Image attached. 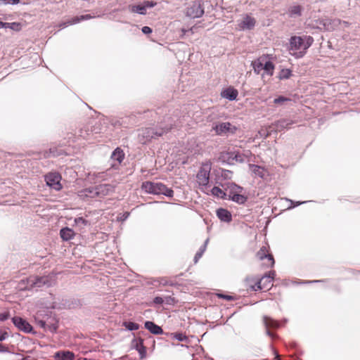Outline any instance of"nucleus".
<instances>
[{"label":"nucleus","instance_id":"f257e3e1","mask_svg":"<svg viewBox=\"0 0 360 360\" xmlns=\"http://www.w3.org/2000/svg\"><path fill=\"white\" fill-rule=\"evenodd\" d=\"M313 41L314 39L310 36L292 37L290 40V53L297 58L303 57Z\"/></svg>","mask_w":360,"mask_h":360},{"label":"nucleus","instance_id":"f03ea898","mask_svg":"<svg viewBox=\"0 0 360 360\" xmlns=\"http://www.w3.org/2000/svg\"><path fill=\"white\" fill-rule=\"evenodd\" d=\"M141 188L147 193L153 195H165L172 197L174 191L166 185L160 182L144 181L142 183Z\"/></svg>","mask_w":360,"mask_h":360},{"label":"nucleus","instance_id":"7ed1b4c3","mask_svg":"<svg viewBox=\"0 0 360 360\" xmlns=\"http://www.w3.org/2000/svg\"><path fill=\"white\" fill-rule=\"evenodd\" d=\"M50 278L47 276L37 277L30 276L26 280H22L18 287L20 290H32L34 288H40L44 285H49Z\"/></svg>","mask_w":360,"mask_h":360},{"label":"nucleus","instance_id":"20e7f679","mask_svg":"<svg viewBox=\"0 0 360 360\" xmlns=\"http://www.w3.org/2000/svg\"><path fill=\"white\" fill-rule=\"evenodd\" d=\"M212 169V163L207 161L202 164L196 174V181L202 191L206 188L210 181V174Z\"/></svg>","mask_w":360,"mask_h":360},{"label":"nucleus","instance_id":"39448f33","mask_svg":"<svg viewBox=\"0 0 360 360\" xmlns=\"http://www.w3.org/2000/svg\"><path fill=\"white\" fill-rule=\"evenodd\" d=\"M167 131V130L166 131L164 129L155 130L151 127L143 128L139 130V141L142 143H146V142L150 141L155 136H160Z\"/></svg>","mask_w":360,"mask_h":360},{"label":"nucleus","instance_id":"423d86ee","mask_svg":"<svg viewBox=\"0 0 360 360\" xmlns=\"http://www.w3.org/2000/svg\"><path fill=\"white\" fill-rule=\"evenodd\" d=\"M256 257L259 260L264 261L263 265L266 267H273L275 264L274 256L269 253V248L266 245H264L259 249Z\"/></svg>","mask_w":360,"mask_h":360},{"label":"nucleus","instance_id":"0eeeda50","mask_svg":"<svg viewBox=\"0 0 360 360\" xmlns=\"http://www.w3.org/2000/svg\"><path fill=\"white\" fill-rule=\"evenodd\" d=\"M204 14V8L200 1H193L186 8V15L191 18L201 17Z\"/></svg>","mask_w":360,"mask_h":360},{"label":"nucleus","instance_id":"6e6552de","mask_svg":"<svg viewBox=\"0 0 360 360\" xmlns=\"http://www.w3.org/2000/svg\"><path fill=\"white\" fill-rule=\"evenodd\" d=\"M45 181L50 188L56 191L61 190V176L58 172H49L45 175Z\"/></svg>","mask_w":360,"mask_h":360},{"label":"nucleus","instance_id":"1a4fd4ad","mask_svg":"<svg viewBox=\"0 0 360 360\" xmlns=\"http://www.w3.org/2000/svg\"><path fill=\"white\" fill-rule=\"evenodd\" d=\"M212 129L215 131V134L219 136L226 135L228 134H234L237 129L235 126H233L229 122L216 124Z\"/></svg>","mask_w":360,"mask_h":360},{"label":"nucleus","instance_id":"9d476101","mask_svg":"<svg viewBox=\"0 0 360 360\" xmlns=\"http://www.w3.org/2000/svg\"><path fill=\"white\" fill-rule=\"evenodd\" d=\"M318 27L327 31H333L341 25L342 20L338 18H326L318 20Z\"/></svg>","mask_w":360,"mask_h":360},{"label":"nucleus","instance_id":"9b49d317","mask_svg":"<svg viewBox=\"0 0 360 360\" xmlns=\"http://www.w3.org/2000/svg\"><path fill=\"white\" fill-rule=\"evenodd\" d=\"M276 272L274 271H270L267 274L259 278V286L257 288H259V290L264 291L270 290L273 286V281Z\"/></svg>","mask_w":360,"mask_h":360},{"label":"nucleus","instance_id":"f8f14e48","mask_svg":"<svg viewBox=\"0 0 360 360\" xmlns=\"http://www.w3.org/2000/svg\"><path fill=\"white\" fill-rule=\"evenodd\" d=\"M256 22V19L254 17L250 14H245L243 19L238 22V27L240 30H250L255 27Z\"/></svg>","mask_w":360,"mask_h":360},{"label":"nucleus","instance_id":"ddd939ff","mask_svg":"<svg viewBox=\"0 0 360 360\" xmlns=\"http://www.w3.org/2000/svg\"><path fill=\"white\" fill-rule=\"evenodd\" d=\"M112 187L109 184H101L98 185L91 190H88V192L90 193V197L98 196L103 197L107 195L109 193L112 192Z\"/></svg>","mask_w":360,"mask_h":360},{"label":"nucleus","instance_id":"4468645a","mask_svg":"<svg viewBox=\"0 0 360 360\" xmlns=\"http://www.w3.org/2000/svg\"><path fill=\"white\" fill-rule=\"evenodd\" d=\"M293 124L292 121L287 120H280L277 122L272 123L269 127V131H267V134H266V136H268L269 135V133L274 131H281L285 129H290V126Z\"/></svg>","mask_w":360,"mask_h":360},{"label":"nucleus","instance_id":"2eb2a0df","mask_svg":"<svg viewBox=\"0 0 360 360\" xmlns=\"http://www.w3.org/2000/svg\"><path fill=\"white\" fill-rule=\"evenodd\" d=\"M131 347L138 351L140 358L144 359L146 356V347L143 345V339L139 337L135 338L131 341Z\"/></svg>","mask_w":360,"mask_h":360},{"label":"nucleus","instance_id":"dca6fc26","mask_svg":"<svg viewBox=\"0 0 360 360\" xmlns=\"http://www.w3.org/2000/svg\"><path fill=\"white\" fill-rule=\"evenodd\" d=\"M12 321L13 324L20 330L29 333L32 330V326L21 317H13Z\"/></svg>","mask_w":360,"mask_h":360},{"label":"nucleus","instance_id":"f3484780","mask_svg":"<svg viewBox=\"0 0 360 360\" xmlns=\"http://www.w3.org/2000/svg\"><path fill=\"white\" fill-rule=\"evenodd\" d=\"M268 55H263L257 60L252 61V65L255 73L259 74L264 70L265 60L268 59Z\"/></svg>","mask_w":360,"mask_h":360},{"label":"nucleus","instance_id":"a211bd4d","mask_svg":"<svg viewBox=\"0 0 360 360\" xmlns=\"http://www.w3.org/2000/svg\"><path fill=\"white\" fill-rule=\"evenodd\" d=\"M250 168L252 173L262 179H265L267 176H269L268 171L263 167L256 165H250Z\"/></svg>","mask_w":360,"mask_h":360},{"label":"nucleus","instance_id":"6ab92c4d","mask_svg":"<svg viewBox=\"0 0 360 360\" xmlns=\"http://www.w3.org/2000/svg\"><path fill=\"white\" fill-rule=\"evenodd\" d=\"M53 357L56 360H74L75 354L70 351L61 350L56 352Z\"/></svg>","mask_w":360,"mask_h":360},{"label":"nucleus","instance_id":"aec40b11","mask_svg":"<svg viewBox=\"0 0 360 360\" xmlns=\"http://www.w3.org/2000/svg\"><path fill=\"white\" fill-rule=\"evenodd\" d=\"M245 285L247 288L253 291L259 290V288H257L259 285V278L255 276H248L245 278Z\"/></svg>","mask_w":360,"mask_h":360},{"label":"nucleus","instance_id":"412c9836","mask_svg":"<svg viewBox=\"0 0 360 360\" xmlns=\"http://www.w3.org/2000/svg\"><path fill=\"white\" fill-rule=\"evenodd\" d=\"M238 95V90L233 87H229L221 92V96L230 101L236 100Z\"/></svg>","mask_w":360,"mask_h":360},{"label":"nucleus","instance_id":"4be33fe9","mask_svg":"<svg viewBox=\"0 0 360 360\" xmlns=\"http://www.w3.org/2000/svg\"><path fill=\"white\" fill-rule=\"evenodd\" d=\"M144 325L145 328L153 334L160 335L163 333L162 328L152 321H146Z\"/></svg>","mask_w":360,"mask_h":360},{"label":"nucleus","instance_id":"5701e85b","mask_svg":"<svg viewBox=\"0 0 360 360\" xmlns=\"http://www.w3.org/2000/svg\"><path fill=\"white\" fill-rule=\"evenodd\" d=\"M217 215L221 221L225 222H230L232 219L231 214L226 209L220 208L217 210Z\"/></svg>","mask_w":360,"mask_h":360},{"label":"nucleus","instance_id":"b1692460","mask_svg":"<svg viewBox=\"0 0 360 360\" xmlns=\"http://www.w3.org/2000/svg\"><path fill=\"white\" fill-rule=\"evenodd\" d=\"M303 8L300 5H293L288 9V15L290 17H298L302 15Z\"/></svg>","mask_w":360,"mask_h":360},{"label":"nucleus","instance_id":"393cba45","mask_svg":"<svg viewBox=\"0 0 360 360\" xmlns=\"http://www.w3.org/2000/svg\"><path fill=\"white\" fill-rule=\"evenodd\" d=\"M60 235L63 240H69L73 238L75 233L71 229L66 227L60 230Z\"/></svg>","mask_w":360,"mask_h":360},{"label":"nucleus","instance_id":"a878e982","mask_svg":"<svg viewBox=\"0 0 360 360\" xmlns=\"http://www.w3.org/2000/svg\"><path fill=\"white\" fill-rule=\"evenodd\" d=\"M111 158L113 160H117L118 164H120L124 158V153L121 148H117L112 153Z\"/></svg>","mask_w":360,"mask_h":360},{"label":"nucleus","instance_id":"bb28decb","mask_svg":"<svg viewBox=\"0 0 360 360\" xmlns=\"http://www.w3.org/2000/svg\"><path fill=\"white\" fill-rule=\"evenodd\" d=\"M92 16L91 15H82L80 16H76L72 18L70 20L68 21L67 22L64 23V26H67L68 25H72L79 22L82 20H89L91 19Z\"/></svg>","mask_w":360,"mask_h":360},{"label":"nucleus","instance_id":"cd10ccee","mask_svg":"<svg viewBox=\"0 0 360 360\" xmlns=\"http://www.w3.org/2000/svg\"><path fill=\"white\" fill-rule=\"evenodd\" d=\"M264 322L267 328H277L279 327V323L268 316L264 318Z\"/></svg>","mask_w":360,"mask_h":360},{"label":"nucleus","instance_id":"c85d7f7f","mask_svg":"<svg viewBox=\"0 0 360 360\" xmlns=\"http://www.w3.org/2000/svg\"><path fill=\"white\" fill-rule=\"evenodd\" d=\"M274 68H275V66L272 62H271L270 60H268V59L265 60V63L264 65L263 70L267 75L272 76L274 75Z\"/></svg>","mask_w":360,"mask_h":360},{"label":"nucleus","instance_id":"c756f323","mask_svg":"<svg viewBox=\"0 0 360 360\" xmlns=\"http://www.w3.org/2000/svg\"><path fill=\"white\" fill-rule=\"evenodd\" d=\"M231 199L238 204H244L247 201L248 197L243 195L242 193H237V194L231 195Z\"/></svg>","mask_w":360,"mask_h":360},{"label":"nucleus","instance_id":"7c9ffc66","mask_svg":"<svg viewBox=\"0 0 360 360\" xmlns=\"http://www.w3.org/2000/svg\"><path fill=\"white\" fill-rule=\"evenodd\" d=\"M130 11L133 13H137L141 15L146 13V6L143 5H132L130 6Z\"/></svg>","mask_w":360,"mask_h":360},{"label":"nucleus","instance_id":"2f4dec72","mask_svg":"<svg viewBox=\"0 0 360 360\" xmlns=\"http://www.w3.org/2000/svg\"><path fill=\"white\" fill-rule=\"evenodd\" d=\"M243 191V188L235 184H231V186H229V198L231 199V195H234V194H237L239 193H242Z\"/></svg>","mask_w":360,"mask_h":360},{"label":"nucleus","instance_id":"473e14b6","mask_svg":"<svg viewBox=\"0 0 360 360\" xmlns=\"http://www.w3.org/2000/svg\"><path fill=\"white\" fill-rule=\"evenodd\" d=\"M4 28H10L14 31L19 32L22 29V25L20 22H4Z\"/></svg>","mask_w":360,"mask_h":360},{"label":"nucleus","instance_id":"72a5a7b5","mask_svg":"<svg viewBox=\"0 0 360 360\" xmlns=\"http://www.w3.org/2000/svg\"><path fill=\"white\" fill-rule=\"evenodd\" d=\"M290 101H291V99L288 97L280 96L274 100V103L276 105H283L285 104V103Z\"/></svg>","mask_w":360,"mask_h":360},{"label":"nucleus","instance_id":"f704fd0d","mask_svg":"<svg viewBox=\"0 0 360 360\" xmlns=\"http://www.w3.org/2000/svg\"><path fill=\"white\" fill-rule=\"evenodd\" d=\"M212 194L218 198H224L226 193L220 188L214 186L212 191Z\"/></svg>","mask_w":360,"mask_h":360},{"label":"nucleus","instance_id":"c9c22d12","mask_svg":"<svg viewBox=\"0 0 360 360\" xmlns=\"http://www.w3.org/2000/svg\"><path fill=\"white\" fill-rule=\"evenodd\" d=\"M123 326L129 330H136L139 328V325L134 322L125 321Z\"/></svg>","mask_w":360,"mask_h":360},{"label":"nucleus","instance_id":"e433bc0d","mask_svg":"<svg viewBox=\"0 0 360 360\" xmlns=\"http://www.w3.org/2000/svg\"><path fill=\"white\" fill-rule=\"evenodd\" d=\"M220 176L223 179H231L233 176V172L230 170L221 169Z\"/></svg>","mask_w":360,"mask_h":360},{"label":"nucleus","instance_id":"4c0bfd02","mask_svg":"<svg viewBox=\"0 0 360 360\" xmlns=\"http://www.w3.org/2000/svg\"><path fill=\"white\" fill-rule=\"evenodd\" d=\"M173 338L179 341H185L187 340V336L181 333H174L171 335Z\"/></svg>","mask_w":360,"mask_h":360},{"label":"nucleus","instance_id":"58836bf2","mask_svg":"<svg viewBox=\"0 0 360 360\" xmlns=\"http://www.w3.org/2000/svg\"><path fill=\"white\" fill-rule=\"evenodd\" d=\"M291 76V71L288 69L282 70L280 73V79H288Z\"/></svg>","mask_w":360,"mask_h":360},{"label":"nucleus","instance_id":"ea45409f","mask_svg":"<svg viewBox=\"0 0 360 360\" xmlns=\"http://www.w3.org/2000/svg\"><path fill=\"white\" fill-rule=\"evenodd\" d=\"M216 296L218 297L219 298H223V299L226 300H233V297L232 296L228 295H223V294H221V293H217Z\"/></svg>","mask_w":360,"mask_h":360},{"label":"nucleus","instance_id":"a19ab883","mask_svg":"<svg viewBox=\"0 0 360 360\" xmlns=\"http://www.w3.org/2000/svg\"><path fill=\"white\" fill-rule=\"evenodd\" d=\"M10 314L8 311L0 313V321H3L8 319Z\"/></svg>","mask_w":360,"mask_h":360},{"label":"nucleus","instance_id":"79ce46f5","mask_svg":"<svg viewBox=\"0 0 360 360\" xmlns=\"http://www.w3.org/2000/svg\"><path fill=\"white\" fill-rule=\"evenodd\" d=\"M165 302L167 304H173L175 303V300H174V298L170 297V296H167L166 297L165 299Z\"/></svg>","mask_w":360,"mask_h":360},{"label":"nucleus","instance_id":"37998d69","mask_svg":"<svg viewBox=\"0 0 360 360\" xmlns=\"http://www.w3.org/2000/svg\"><path fill=\"white\" fill-rule=\"evenodd\" d=\"M153 302L156 304H161L165 302L164 298L161 297H155L153 300Z\"/></svg>","mask_w":360,"mask_h":360},{"label":"nucleus","instance_id":"c03bdc74","mask_svg":"<svg viewBox=\"0 0 360 360\" xmlns=\"http://www.w3.org/2000/svg\"><path fill=\"white\" fill-rule=\"evenodd\" d=\"M155 5H156V3L153 2V1H144V3H143V6H146V8L148 7H149V8L153 7Z\"/></svg>","mask_w":360,"mask_h":360},{"label":"nucleus","instance_id":"a18cd8bd","mask_svg":"<svg viewBox=\"0 0 360 360\" xmlns=\"http://www.w3.org/2000/svg\"><path fill=\"white\" fill-rule=\"evenodd\" d=\"M19 1H20V0H0V2L3 3V4L11 3L13 4H16L19 3Z\"/></svg>","mask_w":360,"mask_h":360},{"label":"nucleus","instance_id":"49530a36","mask_svg":"<svg viewBox=\"0 0 360 360\" xmlns=\"http://www.w3.org/2000/svg\"><path fill=\"white\" fill-rule=\"evenodd\" d=\"M141 30L144 34H150L152 32V29L148 26L143 27Z\"/></svg>","mask_w":360,"mask_h":360},{"label":"nucleus","instance_id":"de8ad7c7","mask_svg":"<svg viewBox=\"0 0 360 360\" xmlns=\"http://www.w3.org/2000/svg\"><path fill=\"white\" fill-rule=\"evenodd\" d=\"M8 335L7 332L0 330V340L2 341L8 338Z\"/></svg>","mask_w":360,"mask_h":360},{"label":"nucleus","instance_id":"09e8293b","mask_svg":"<svg viewBox=\"0 0 360 360\" xmlns=\"http://www.w3.org/2000/svg\"><path fill=\"white\" fill-rule=\"evenodd\" d=\"M8 351V347L5 345L0 344V352H4Z\"/></svg>","mask_w":360,"mask_h":360},{"label":"nucleus","instance_id":"8fccbe9b","mask_svg":"<svg viewBox=\"0 0 360 360\" xmlns=\"http://www.w3.org/2000/svg\"><path fill=\"white\" fill-rule=\"evenodd\" d=\"M75 222H76V223L82 222L83 224H85V223H86V220H85V219H83V218H82V217H79V218L75 219Z\"/></svg>","mask_w":360,"mask_h":360},{"label":"nucleus","instance_id":"3c124183","mask_svg":"<svg viewBox=\"0 0 360 360\" xmlns=\"http://www.w3.org/2000/svg\"><path fill=\"white\" fill-rule=\"evenodd\" d=\"M341 25H343L345 27H348L350 25L349 22L347 21H342Z\"/></svg>","mask_w":360,"mask_h":360},{"label":"nucleus","instance_id":"603ef678","mask_svg":"<svg viewBox=\"0 0 360 360\" xmlns=\"http://www.w3.org/2000/svg\"><path fill=\"white\" fill-rule=\"evenodd\" d=\"M39 326H40L41 328H45L46 323L43 321H39L38 322Z\"/></svg>","mask_w":360,"mask_h":360},{"label":"nucleus","instance_id":"864d4df0","mask_svg":"<svg viewBox=\"0 0 360 360\" xmlns=\"http://www.w3.org/2000/svg\"><path fill=\"white\" fill-rule=\"evenodd\" d=\"M21 360H34V358L27 356L22 358Z\"/></svg>","mask_w":360,"mask_h":360},{"label":"nucleus","instance_id":"5fc2aeb1","mask_svg":"<svg viewBox=\"0 0 360 360\" xmlns=\"http://www.w3.org/2000/svg\"><path fill=\"white\" fill-rule=\"evenodd\" d=\"M129 216V212H124L123 214L124 219H127Z\"/></svg>","mask_w":360,"mask_h":360},{"label":"nucleus","instance_id":"6e6d98bb","mask_svg":"<svg viewBox=\"0 0 360 360\" xmlns=\"http://www.w3.org/2000/svg\"><path fill=\"white\" fill-rule=\"evenodd\" d=\"M3 27H4V22L0 21V28H3Z\"/></svg>","mask_w":360,"mask_h":360},{"label":"nucleus","instance_id":"4d7b16f0","mask_svg":"<svg viewBox=\"0 0 360 360\" xmlns=\"http://www.w3.org/2000/svg\"><path fill=\"white\" fill-rule=\"evenodd\" d=\"M200 256H201V255H200V254H198H198H196V255H195V259H197L198 257H200Z\"/></svg>","mask_w":360,"mask_h":360},{"label":"nucleus","instance_id":"13d9d810","mask_svg":"<svg viewBox=\"0 0 360 360\" xmlns=\"http://www.w3.org/2000/svg\"><path fill=\"white\" fill-rule=\"evenodd\" d=\"M276 360H281L280 358H279V356L277 354L276 356Z\"/></svg>","mask_w":360,"mask_h":360},{"label":"nucleus","instance_id":"bf43d9fd","mask_svg":"<svg viewBox=\"0 0 360 360\" xmlns=\"http://www.w3.org/2000/svg\"><path fill=\"white\" fill-rule=\"evenodd\" d=\"M268 334H269V335H271V333L269 331H268Z\"/></svg>","mask_w":360,"mask_h":360},{"label":"nucleus","instance_id":"052dcab7","mask_svg":"<svg viewBox=\"0 0 360 360\" xmlns=\"http://www.w3.org/2000/svg\"><path fill=\"white\" fill-rule=\"evenodd\" d=\"M79 360H88V359H79Z\"/></svg>","mask_w":360,"mask_h":360}]
</instances>
